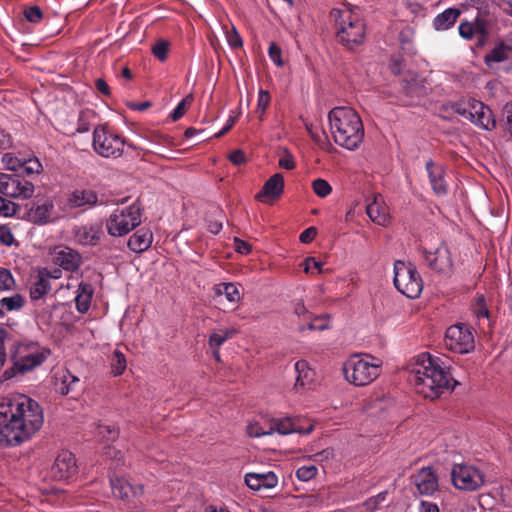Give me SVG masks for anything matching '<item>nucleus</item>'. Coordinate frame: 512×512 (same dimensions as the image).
Listing matches in <instances>:
<instances>
[{"mask_svg": "<svg viewBox=\"0 0 512 512\" xmlns=\"http://www.w3.org/2000/svg\"><path fill=\"white\" fill-rule=\"evenodd\" d=\"M125 140L106 125L94 128L92 146L94 151L105 158H118L123 154Z\"/></svg>", "mask_w": 512, "mask_h": 512, "instance_id": "obj_9", "label": "nucleus"}, {"mask_svg": "<svg viewBox=\"0 0 512 512\" xmlns=\"http://www.w3.org/2000/svg\"><path fill=\"white\" fill-rule=\"evenodd\" d=\"M17 209L18 206L14 202L0 196V215L5 217L13 216L16 214Z\"/></svg>", "mask_w": 512, "mask_h": 512, "instance_id": "obj_53", "label": "nucleus"}, {"mask_svg": "<svg viewBox=\"0 0 512 512\" xmlns=\"http://www.w3.org/2000/svg\"><path fill=\"white\" fill-rule=\"evenodd\" d=\"M366 212L369 218L378 225L385 226L389 220L386 207L376 199L367 205Z\"/></svg>", "mask_w": 512, "mask_h": 512, "instance_id": "obj_36", "label": "nucleus"}, {"mask_svg": "<svg viewBox=\"0 0 512 512\" xmlns=\"http://www.w3.org/2000/svg\"><path fill=\"white\" fill-rule=\"evenodd\" d=\"M459 34L466 40H476L477 46L484 45L487 39V22L484 19L476 18L473 22H461L459 27Z\"/></svg>", "mask_w": 512, "mask_h": 512, "instance_id": "obj_20", "label": "nucleus"}, {"mask_svg": "<svg viewBox=\"0 0 512 512\" xmlns=\"http://www.w3.org/2000/svg\"><path fill=\"white\" fill-rule=\"evenodd\" d=\"M25 303L26 298L20 293L0 298V317H4L9 312L20 311Z\"/></svg>", "mask_w": 512, "mask_h": 512, "instance_id": "obj_33", "label": "nucleus"}, {"mask_svg": "<svg viewBox=\"0 0 512 512\" xmlns=\"http://www.w3.org/2000/svg\"><path fill=\"white\" fill-rule=\"evenodd\" d=\"M168 49L169 42L160 39L152 46V53L158 60L165 61L168 55Z\"/></svg>", "mask_w": 512, "mask_h": 512, "instance_id": "obj_51", "label": "nucleus"}, {"mask_svg": "<svg viewBox=\"0 0 512 512\" xmlns=\"http://www.w3.org/2000/svg\"><path fill=\"white\" fill-rule=\"evenodd\" d=\"M310 330H324L328 328V319L326 317H317L308 325Z\"/></svg>", "mask_w": 512, "mask_h": 512, "instance_id": "obj_63", "label": "nucleus"}, {"mask_svg": "<svg viewBox=\"0 0 512 512\" xmlns=\"http://www.w3.org/2000/svg\"><path fill=\"white\" fill-rule=\"evenodd\" d=\"M218 294H224L230 302H238L240 300V291L234 283L220 284L217 289Z\"/></svg>", "mask_w": 512, "mask_h": 512, "instance_id": "obj_41", "label": "nucleus"}, {"mask_svg": "<svg viewBox=\"0 0 512 512\" xmlns=\"http://www.w3.org/2000/svg\"><path fill=\"white\" fill-rule=\"evenodd\" d=\"M388 491H382L375 496L368 498L364 503L363 507L366 512H374L381 508L386 502Z\"/></svg>", "mask_w": 512, "mask_h": 512, "instance_id": "obj_40", "label": "nucleus"}, {"mask_svg": "<svg viewBox=\"0 0 512 512\" xmlns=\"http://www.w3.org/2000/svg\"><path fill=\"white\" fill-rule=\"evenodd\" d=\"M304 271L306 273L311 272L312 270H317L318 273L322 272L323 263L317 261L314 257H308L304 260Z\"/></svg>", "mask_w": 512, "mask_h": 512, "instance_id": "obj_60", "label": "nucleus"}, {"mask_svg": "<svg viewBox=\"0 0 512 512\" xmlns=\"http://www.w3.org/2000/svg\"><path fill=\"white\" fill-rule=\"evenodd\" d=\"M72 240L81 246H97L104 236L103 223L95 221L74 225L71 229Z\"/></svg>", "mask_w": 512, "mask_h": 512, "instance_id": "obj_13", "label": "nucleus"}, {"mask_svg": "<svg viewBox=\"0 0 512 512\" xmlns=\"http://www.w3.org/2000/svg\"><path fill=\"white\" fill-rule=\"evenodd\" d=\"M334 142L350 151L359 148L364 138V126L359 114L351 107L337 106L328 113Z\"/></svg>", "mask_w": 512, "mask_h": 512, "instance_id": "obj_4", "label": "nucleus"}, {"mask_svg": "<svg viewBox=\"0 0 512 512\" xmlns=\"http://www.w3.org/2000/svg\"><path fill=\"white\" fill-rule=\"evenodd\" d=\"M424 259L430 269L438 273H448L452 270L453 261L447 247L440 246L434 251H423Z\"/></svg>", "mask_w": 512, "mask_h": 512, "instance_id": "obj_17", "label": "nucleus"}, {"mask_svg": "<svg viewBox=\"0 0 512 512\" xmlns=\"http://www.w3.org/2000/svg\"><path fill=\"white\" fill-rule=\"evenodd\" d=\"M268 55L271 61L278 67H282L284 62L282 60V50L281 48L274 42H272L268 48Z\"/></svg>", "mask_w": 512, "mask_h": 512, "instance_id": "obj_54", "label": "nucleus"}, {"mask_svg": "<svg viewBox=\"0 0 512 512\" xmlns=\"http://www.w3.org/2000/svg\"><path fill=\"white\" fill-rule=\"evenodd\" d=\"M14 240L11 229L7 225H0V243L5 246H11Z\"/></svg>", "mask_w": 512, "mask_h": 512, "instance_id": "obj_58", "label": "nucleus"}, {"mask_svg": "<svg viewBox=\"0 0 512 512\" xmlns=\"http://www.w3.org/2000/svg\"><path fill=\"white\" fill-rule=\"evenodd\" d=\"M55 390L61 395H68L79 390L80 379L69 370H59L55 374Z\"/></svg>", "mask_w": 512, "mask_h": 512, "instance_id": "obj_26", "label": "nucleus"}, {"mask_svg": "<svg viewBox=\"0 0 512 512\" xmlns=\"http://www.w3.org/2000/svg\"><path fill=\"white\" fill-rule=\"evenodd\" d=\"M284 177L281 173L271 176L257 193L256 199L263 203H271L283 194Z\"/></svg>", "mask_w": 512, "mask_h": 512, "instance_id": "obj_22", "label": "nucleus"}, {"mask_svg": "<svg viewBox=\"0 0 512 512\" xmlns=\"http://www.w3.org/2000/svg\"><path fill=\"white\" fill-rule=\"evenodd\" d=\"M153 234L147 228L138 229L128 240V247L135 253H142L151 247Z\"/></svg>", "mask_w": 512, "mask_h": 512, "instance_id": "obj_30", "label": "nucleus"}, {"mask_svg": "<svg viewBox=\"0 0 512 512\" xmlns=\"http://www.w3.org/2000/svg\"><path fill=\"white\" fill-rule=\"evenodd\" d=\"M52 256L55 265L70 272L78 270L82 263V257L80 253L68 246L56 247L52 253Z\"/></svg>", "mask_w": 512, "mask_h": 512, "instance_id": "obj_18", "label": "nucleus"}, {"mask_svg": "<svg viewBox=\"0 0 512 512\" xmlns=\"http://www.w3.org/2000/svg\"><path fill=\"white\" fill-rule=\"evenodd\" d=\"M110 484L113 495L122 500H128L132 496L141 495L143 491L142 486H133L125 478H110Z\"/></svg>", "mask_w": 512, "mask_h": 512, "instance_id": "obj_29", "label": "nucleus"}, {"mask_svg": "<svg viewBox=\"0 0 512 512\" xmlns=\"http://www.w3.org/2000/svg\"><path fill=\"white\" fill-rule=\"evenodd\" d=\"M24 17L25 19L33 24H38L43 19V12L39 6H29L24 9Z\"/></svg>", "mask_w": 512, "mask_h": 512, "instance_id": "obj_48", "label": "nucleus"}, {"mask_svg": "<svg viewBox=\"0 0 512 512\" xmlns=\"http://www.w3.org/2000/svg\"><path fill=\"white\" fill-rule=\"evenodd\" d=\"M15 286V280L11 272L0 267V291H9Z\"/></svg>", "mask_w": 512, "mask_h": 512, "instance_id": "obj_50", "label": "nucleus"}, {"mask_svg": "<svg viewBox=\"0 0 512 512\" xmlns=\"http://www.w3.org/2000/svg\"><path fill=\"white\" fill-rule=\"evenodd\" d=\"M305 128L309 134V136L312 138V140L323 150H329L332 148L331 143L329 142V139L325 133V131L317 132L314 130L313 125L310 123L305 124Z\"/></svg>", "mask_w": 512, "mask_h": 512, "instance_id": "obj_38", "label": "nucleus"}, {"mask_svg": "<svg viewBox=\"0 0 512 512\" xmlns=\"http://www.w3.org/2000/svg\"><path fill=\"white\" fill-rule=\"evenodd\" d=\"M317 235V229L313 226L311 227H308L307 229H305L303 232H301L300 236H299V240L300 242L304 243V244H308V243H311L315 237Z\"/></svg>", "mask_w": 512, "mask_h": 512, "instance_id": "obj_61", "label": "nucleus"}, {"mask_svg": "<svg viewBox=\"0 0 512 512\" xmlns=\"http://www.w3.org/2000/svg\"><path fill=\"white\" fill-rule=\"evenodd\" d=\"M312 189L320 198H325L332 192L331 185L322 178H317L312 182Z\"/></svg>", "mask_w": 512, "mask_h": 512, "instance_id": "obj_44", "label": "nucleus"}, {"mask_svg": "<svg viewBox=\"0 0 512 512\" xmlns=\"http://www.w3.org/2000/svg\"><path fill=\"white\" fill-rule=\"evenodd\" d=\"M33 178L22 174L0 173V194L10 198L29 199L35 191Z\"/></svg>", "mask_w": 512, "mask_h": 512, "instance_id": "obj_11", "label": "nucleus"}, {"mask_svg": "<svg viewBox=\"0 0 512 512\" xmlns=\"http://www.w3.org/2000/svg\"><path fill=\"white\" fill-rule=\"evenodd\" d=\"M9 336L6 329L0 328V369L4 366L7 359L5 342Z\"/></svg>", "mask_w": 512, "mask_h": 512, "instance_id": "obj_56", "label": "nucleus"}, {"mask_svg": "<svg viewBox=\"0 0 512 512\" xmlns=\"http://www.w3.org/2000/svg\"><path fill=\"white\" fill-rule=\"evenodd\" d=\"M451 109L453 112L463 116L464 118H466L468 120L473 118L471 100L468 102L467 105L462 104V103H453L451 105Z\"/></svg>", "mask_w": 512, "mask_h": 512, "instance_id": "obj_55", "label": "nucleus"}, {"mask_svg": "<svg viewBox=\"0 0 512 512\" xmlns=\"http://www.w3.org/2000/svg\"><path fill=\"white\" fill-rule=\"evenodd\" d=\"M141 224V208L133 203L123 208H117L106 219L107 233L112 237H122Z\"/></svg>", "mask_w": 512, "mask_h": 512, "instance_id": "obj_7", "label": "nucleus"}, {"mask_svg": "<svg viewBox=\"0 0 512 512\" xmlns=\"http://www.w3.org/2000/svg\"><path fill=\"white\" fill-rule=\"evenodd\" d=\"M390 71L392 74L394 75H398L401 73L402 71V67H403V58L402 56L398 55V56H393L391 58V61H390Z\"/></svg>", "mask_w": 512, "mask_h": 512, "instance_id": "obj_62", "label": "nucleus"}, {"mask_svg": "<svg viewBox=\"0 0 512 512\" xmlns=\"http://www.w3.org/2000/svg\"><path fill=\"white\" fill-rule=\"evenodd\" d=\"M296 373L295 388L303 389L313 381L314 372L309 368L308 362L299 360L294 365Z\"/></svg>", "mask_w": 512, "mask_h": 512, "instance_id": "obj_34", "label": "nucleus"}, {"mask_svg": "<svg viewBox=\"0 0 512 512\" xmlns=\"http://www.w3.org/2000/svg\"><path fill=\"white\" fill-rule=\"evenodd\" d=\"M229 160L234 165H242V164L246 163L247 158H246L245 153L242 150L238 149L229 154Z\"/></svg>", "mask_w": 512, "mask_h": 512, "instance_id": "obj_64", "label": "nucleus"}, {"mask_svg": "<svg viewBox=\"0 0 512 512\" xmlns=\"http://www.w3.org/2000/svg\"><path fill=\"white\" fill-rule=\"evenodd\" d=\"M343 373L349 383L355 386H365L379 377L381 362L368 354H355L345 361Z\"/></svg>", "mask_w": 512, "mask_h": 512, "instance_id": "obj_6", "label": "nucleus"}, {"mask_svg": "<svg viewBox=\"0 0 512 512\" xmlns=\"http://www.w3.org/2000/svg\"><path fill=\"white\" fill-rule=\"evenodd\" d=\"M233 244H234L235 251L240 254L247 255L252 250V245L250 243H248L238 237L234 238Z\"/></svg>", "mask_w": 512, "mask_h": 512, "instance_id": "obj_59", "label": "nucleus"}, {"mask_svg": "<svg viewBox=\"0 0 512 512\" xmlns=\"http://www.w3.org/2000/svg\"><path fill=\"white\" fill-rule=\"evenodd\" d=\"M512 61V42L497 41L493 48L484 56V63L493 69L499 63Z\"/></svg>", "mask_w": 512, "mask_h": 512, "instance_id": "obj_23", "label": "nucleus"}, {"mask_svg": "<svg viewBox=\"0 0 512 512\" xmlns=\"http://www.w3.org/2000/svg\"><path fill=\"white\" fill-rule=\"evenodd\" d=\"M226 39L228 44L234 49H238L243 46L242 38L235 28H232L226 33Z\"/></svg>", "mask_w": 512, "mask_h": 512, "instance_id": "obj_57", "label": "nucleus"}, {"mask_svg": "<svg viewBox=\"0 0 512 512\" xmlns=\"http://www.w3.org/2000/svg\"><path fill=\"white\" fill-rule=\"evenodd\" d=\"M473 118L472 123L485 130H492L496 127V121L493 118L491 109L481 101L471 100Z\"/></svg>", "mask_w": 512, "mask_h": 512, "instance_id": "obj_24", "label": "nucleus"}, {"mask_svg": "<svg viewBox=\"0 0 512 512\" xmlns=\"http://www.w3.org/2000/svg\"><path fill=\"white\" fill-rule=\"evenodd\" d=\"M237 330L234 328L230 329H220L218 331L213 332L208 339V344L211 349H220V347L229 339H231Z\"/></svg>", "mask_w": 512, "mask_h": 512, "instance_id": "obj_37", "label": "nucleus"}, {"mask_svg": "<svg viewBox=\"0 0 512 512\" xmlns=\"http://www.w3.org/2000/svg\"><path fill=\"white\" fill-rule=\"evenodd\" d=\"M445 346L452 352L467 354L474 350L475 341L471 328L463 323L454 324L447 328Z\"/></svg>", "mask_w": 512, "mask_h": 512, "instance_id": "obj_12", "label": "nucleus"}, {"mask_svg": "<svg viewBox=\"0 0 512 512\" xmlns=\"http://www.w3.org/2000/svg\"><path fill=\"white\" fill-rule=\"evenodd\" d=\"M313 430V425H309L306 429H301L297 422L292 418H273L270 421L268 430H257L253 431L252 428L249 429V435L254 437H259L262 435L272 434L273 432H278L282 435H287L290 433H300V434H309Z\"/></svg>", "mask_w": 512, "mask_h": 512, "instance_id": "obj_15", "label": "nucleus"}, {"mask_svg": "<svg viewBox=\"0 0 512 512\" xmlns=\"http://www.w3.org/2000/svg\"><path fill=\"white\" fill-rule=\"evenodd\" d=\"M473 312L477 319L488 318L489 310L487 308L484 295H477L473 305Z\"/></svg>", "mask_w": 512, "mask_h": 512, "instance_id": "obj_45", "label": "nucleus"}, {"mask_svg": "<svg viewBox=\"0 0 512 512\" xmlns=\"http://www.w3.org/2000/svg\"><path fill=\"white\" fill-rule=\"evenodd\" d=\"M93 292L91 284L84 282L79 284L75 297L76 309L79 313H86L89 310Z\"/></svg>", "mask_w": 512, "mask_h": 512, "instance_id": "obj_32", "label": "nucleus"}, {"mask_svg": "<svg viewBox=\"0 0 512 512\" xmlns=\"http://www.w3.org/2000/svg\"><path fill=\"white\" fill-rule=\"evenodd\" d=\"M331 15L336 23V37L339 43L353 50L365 39V23L359 13L350 9H333Z\"/></svg>", "mask_w": 512, "mask_h": 512, "instance_id": "obj_5", "label": "nucleus"}, {"mask_svg": "<svg viewBox=\"0 0 512 512\" xmlns=\"http://www.w3.org/2000/svg\"><path fill=\"white\" fill-rule=\"evenodd\" d=\"M193 101L192 94L187 95L183 98L175 107V109L171 112L170 117L173 121L179 120L185 113L187 106H189Z\"/></svg>", "mask_w": 512, "mask_h": 512, "instance_id": "obj_47", "label": "nucleus"}, {"mask_svg": "<svg viewBox=\"0 0 512 512\" xmlns=\"http://www.w3.org/2000/svg\"><path fill=\"white\" fill-rule=\"evenodd\" d=\"M415 391L424 398L434 400L458 384L449 367L438 356L421 353L409 376Z\"/></svg>", "mask_w": 512, "mask_h": 512, "instance_id": "obj_2", "label": "nucleus"}, {"mask_svg": "<svg viewBox=\"0 0 512 512\" xmlns=\"http://www.w3.org/2000/svg\"><path fill=\"white\" fill-rule=\"evenodd\" d=\"M51 290V283L49 281L48 270L43 269L38 273L36 281L30 288V298L32 301L42 299Z\"/></svg>", "mask_w": 512, "mask_h": 512, "instance_id": "obj_31", "label": "nucleus"}, {"mask_svg": "<svg viewBox=\"0 0 512 512\" xmlns=\"http://www.w3.org/2000/svg\"><path fill=\"white\" fill-rule=\"evenodd\" d=\"M50 354V349L37 341L29 338L15 340L9 348L12 365L1 373L0 387L42 365Z\"/></svg>", "mask_w": 512, "mask_h": 512, "instance_id": "obj_3", "label": "nucleus"}, {"mask_svg": "<svg viewBox=\"0 0 512 512\" xmlns=\"http://www.w3.org/2000/svg\"><path fill=\"white\" fill-rule=\"evenodd\" d=\"M53 211V201L46 199L43 203L37 204L29 209L27 212V219L34 224L44 225L52 220Z\"/></svg>", "mask_w": 512, "mask_h": 512, "instance_id": "obj_28", "label": "nucleus"}, {"mask_svg": "<svg viewBox=\"0 0 512 512\" xmlns=\"http://www.w3.org/2000/svg\"><path fill=\"white\" fill-rule=\"evenodd\" d=\"M335 450L331 447L325 448L311 456L314 462L320 463L323 466H330L335 459Z\"/></svg>", "mask_w": 512, "mask_h": 512, "instance_id": "obj_42", "label": "nucleus"}, {"mask_svg": "<svg viewBox=\"0 0 512 512\" xmlns=\"http://www.w3.org/2000/svg\"><path fill=\"white\" fill-rule=\"evenodd\" d=\"M399 43L403 51L412 52L413 30L411 28L407 27L399 33Z\"/></svg>", "mask_w": 512, "mask_h": 512, "instance_id": "obj_46", "label": "nucleus"}, {"mask_svg": "<svg viewBox=\"0 0 512 512\" xmlns=\"http://www.w3.org/2000/svg\"><path fill=\"white\" fill-rule=\"evenodd\" d=\"M412 478L421 495H432L439 488L437 474L430 466L421 468Z\"/></svg>", "mask_w": 512, "mask_h": 512, "instance_id": "obj_21", "label": "nucleus"}, {"mask_svg": "<svg viewBox=\"0 0 512 512\" xmlns=\"http://www.w3.org/2000/svg\"><path fill=\"white\" fill-rule=\"evenodd\" d=\"M394 286L408 298H417L423 289L422 278L416 267L402 260L394 262Z\"/></svg>", "mask_w": 512, "mask_h": 512, "instance_id": "obj_8", "label": "nucleus"}, {"mask_svg": "<svg viewBox=\"0 0 512 512\" xmlns=\"http://www.w3.org/2000/svg\"><path fill=\"white\" fill-rule=\"evenodd\" d=\"M318 469L314 465L301 466L296 470L298 480L307 482L317 475Z\"/></svg>", "mask_w": 512, "mask_h": 512, "instance_id": "obj_49", "label": "nucleus"}, {"mask_svg": "<svg viewBox=\"0 0 512 512\" xmlns=\"http://www.w3.org/2000/svg\"><path fill=\"white\" fill-rule=\"evenodd\" d=\"M78 467L73 453L61 451L55 459L51 473L56 480H69L77 473Z\"/></svg>", "mask_w": 512, "mask_h": 512, "instance_id": "obj_16", "label": "nucleus"}, {"mask_svg": "<svg viewBox=\"0 0 512 512\" xmlns=\"http://www.w3.org/2000/svg\"><path fill=\"white\" fill-rule=\"evenodd\" d=\"M72 208H92L99 204L98 194L92 189H76L68 197Z\"/></svg>", "mask_w": 512, "mask_h": 512, "instance_id": "obj_25", "label": "nucleus"}, {"mask_svg": "<svg viewBox=\"0 0 512 512\" xmlns=\"http://www.w3.org/2000/svg\"><path fill=\"white\" fill-rule=\"evenodd\" d=\"M98 435L101 436L106 441H115L119 436V431L114 426L109 425H99L98 426Z\"/></svg>", "mask_w": 512, "mask_h": 512, "instance_id": "obj_52", "label": "nucleus"}, {"mask_svg": "<svg viewBox=\"0 0 512 512\" xmlns=\"http://www.w3.org/2000/svg\"><path fill=\"white\" fill-rule=\"evenodd\" d=\"M450 477L452 485L462 491H477L485 483L483 472L479 468L466 463L454 464Z\"/></svg>", "mask_w": 512, "mask_h": 512, "instance_id": "obj_10", "label": "nucleus"}, {"mask_svg": "<svg viewBox=\"0 0 512 512\" xmlns=\"http://www.w3.org/2000/svg\"><path fill=\"white\" fill-rule=\"evenodd\" d=\"M44 423L43 409L25 394L0 399V447L18 446L35 435Z\"/></svg>", "mask_w": 512, "mask_h": 512, "instance_id": "obj_1", "label": "nucleus"}, {"mask_svg": "<svg viewBox=\"0 0 512 512\" xmlns=\"http://www.w3.org/2000/svg\"><path fill=\"white\" fill-rule=\"evenodd\" d=\"M271 101V96L268 91L260 89L258 93L257 106L255 109V113L262 120L263 115L265 114L267 108L269 107Z\"/></svg>", "mask_w": 512, "mask_h": 512, "instance_id": "obj_43", "label": "nucleus"}, {"mask_svg": "<svg viewBox=\"0 0 512 512\" xmlns=\"http://www.w3.org/2000/svg\"><path fill=\"white\" fill-rule=\"evenodd\" d=\"M127 366L125 355L119 351L115 350L111 356V371L114 376H119L123 374Z\"/></svg>", "mask_w": 512, "mask_h": 512, "instance_id": "obj_39", "label": "nucleus"}, {"mask_svg": "<svg viewBox=\"0 0 512 512\" xmlns=\"http://www.w3.org/2000/svg\"><path fill=\"white\" fill-rule=\"evenodd\" d=\"M246 485L255 491L271 489L278 484V477L273 471L266 473H247L245 475Z\"/></svg>", "mask_w": 512, "mask_h": 512, "instance_id": "obj_27", "label": "nucleus"}, {"mask_svg": "<svg viewBox=\"0 0 512 512\" xmlns=\"http://www.w3.org/2000/svg\"><path fill=\"white\" fill-rule=\"evenodd\" d=\"M425 168L433 193L438 197L446 196L449 187L445 180L446 172L444 167L430 159L426 162Z\"/></svg>", "mask_w": 512, "mask_h": 512, "instance_id": "obj_19", "label": "nucleus"}, {"mask_svg": "<svg viewBox=\"0 0 512 512\" xmlns=\"http://www.w3.org/2000/svg\"><path fill=\"white\" fill-rule=\"evenodd\" d=\"M2 164L13 174H22L28 177H36L43 171L41 162L36 157L19 158L12 153H5L1 158Z\"/></svg>", "mask_w": 512, "mask_h": 512, "instance_id": "obj_14", "label": "nucleus"}, {"mask_svg": "<svg viewBox=\"0 0 512 512\" xmlns=\"http://www.w3.org/2000/svg\"><path fill=\"white\" fill-rule=\"evenodd\" d=\"M460 13V10L457 8H448L442 13L438 14L433 20L435 29L447 30L451 28L457 21Z\"/></svg>", "mask_w": 512, "mask_h": 512, "instance_id": "obj_35", "label": "nucleus"}]
</instances>
